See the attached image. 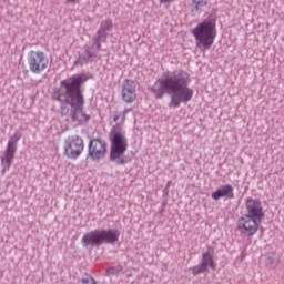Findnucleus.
<instances>
[{"instance_id": "nucleus-1", "label": "nucleus", "mask_w": 284, "mask_h": 284, "mask_svg": "<svg viewBox=\"0 0 284 284\" xmlns=\"http://www.w3.org/2000/svg\"><path fill=\"white\" fill-rule=\"evenodd\" d=\"M189 83L187 72L178 70L158 79L152 85L151 92L155 94V99H162L165 92L171 94L169 108H180L182 103H189L194 97V90L187 85Z\"/></svg>"}, {"instance_id": "nucleus-2", "label": "nucleus", "mask_w": 284, "mask_h": 284, "mask_svg": "<svg viewBox=\"0 0 284 284\" xmlns=\"http://www.w3.org/2000/svg\"><path fill=\"white\" fill-rule=\"evenodd\" d=\"M85 75L75 74L60 82V90L57 93L58 101L71 106L70 116L73 123H85L90 115L83 112L85 100L81 93V84L85 83Z\"/></svg>"}, {"instance_id": "nucleus-3", "label": "nucleus", "mask_w": 284, "mask_h": 284, "mask_svg": "<svg viewBox=\"0 0 284 284\" xmlns=\"http://www.w3.org/2000/svg\"><path fill=\"white\" fill-rule=\"evenodd\" d=\"M196 48L205 52L214 45L216 39V16H210L207 19L199 23L192 31Z\"/></svg>"}, {"instance_id": "nucleus-4", "label": "nucleus", "mask_w": 284, "mask_h": 284, "mask_svg": "<svg viewBox=\"0 0 284 284\" xmlns=\"http://www.w3.org/2000/svg\"><path fill=\"white\" fill-rule=\"evenodd\" d=\"M110 160L116 161L118 165H125L128 160L122 158L128 152V138H125V133L112 131L110 133Z\"/></svg>"}, {"instance_id": "nucleus-5", "label": "nucleus", "mask_w": 284, "mask_h": 284, "mask_svg": "<svg viewBox=\"0 0 284 284\" xmlns=\"http://www.w3.org/2000/svg\"><path fill=\"white\" fill-rule=\"evenodd\" d=\"M121 236V232L116 229L95 230L83 235L82 243L88 245H102V243H116Z\"/></svg>"}, {"instance_id": "nucleus-6", "label": "nucleus", "mask_w": 284, "mask_h": 284, "mask_svg": "<svg viewBox=\"0 0 284 284\" xmlns=\"http://www.w3.org/2000/svg\"><path fill=\"white\" fill-rule=\"evenodd\" d=\"M29 70L33 74H41L44 70H48L50 60L43 51H30L28 55Z\"/></svg>"}, {"instance_id": "nucleus-7", "label": "nucleus", "mask_w": 284, "mask_h": 284, "mask_svg": "<svg viewBox=\"0 0 284 284\" xmlns=\"http://www.w3.org/2000/svg\"><path fill=\"white\" fill-rule=\"evenodd\" d=\"M83 138L79 135H72L64 141V155L68 159H79L83 154Z\"/></svg>"}, {"instance_id": "nucleus-8", "label": "nucleus", "mask_w": 284, "mask_h": 284, "mask_svg": "<svg viewBox=\"0 0 284 284\" xmlns=\"http://www.w3.org/2000/svg\"><path fill=\"white\" fill-rule=\"evenodd\" d=\"M261 220H256L250 215H242L237 220V230L242 236H254L258 232Z\"/></svg>"}, {"instance_id": "nucleus-9", "label": "nucleus", "mask_w": 284, "mask_h": 284, "mask_svg": "<svg viewBox=\"0 0 284 284\" xmlns=\"http://www.w3.org/2000/svg\"><path fill=\"white\" fill-rule=\"evenodd\" d=\"M89 154L93 161H101L108 154V143L103 139L95 138L89 144Z\"/></svg>"}, {"instance_id": "nucleus-10", "label": "nucleus", "mask_w": 284, "mask_h": 284, "mask_svg": "<svg viewBox=\"0 0 284 284\" xmlns=\"http://www.w3.org/2000/svg\"><path fill=\"white\" fill-rule=\"evenodd\" d=\"M209 267H211L213 271L216 270L214 253L210 248L202 254L201 264L199 266H193L190 270L194 276H197V274H203V272H207Z\"/></svg>"}, {"instance_id": "nucleus-11", "label": "nucleus", "mask_w": 284, "mask_h": 284, "mask_svg": "<svg viewBox=\"0 0 284 284\" xmlns=\"http://www.w3.org/2000/svg\"><path fill=\"white\" fill-rule=\"evenodd\" d=\"M245 207L247 214L245 216H251L252 219H256L257 221H263L265 219V213L263 212V204H261L260 200L247 199L245 201Z\"/></svg>"}, {"instance_id": "nucleus-12", "label": "nucleus", "mask_w": 284, "mask_h": 284, "mask_svg": "<svg viewBox=\"0 0 284 284\" xmlns=\"http://www.w3.org/2000/svg\"><path fill=\"white\" fill-rule=\"evenodd\" d=\"M121 97L124 103H134L136 101V82L134 80L125 79L123 81Z\"/></svg>"}, {"instance_id": "nucleus-13", "label": "nucleus", "mask_w": 284, "mask_h": 284, "mask_svg": "<svg viewBox=\"0 0 284 284\" xmlns=\"http://www.w3.org/2000/svg\"><path fill=\"white\" fill-rule=\"evenodd\" d=\"M19 141V138H16V140H9L7 143V148L4 150V155L2 158V163L10 168L12 165V161H14V155L17 154V143Z\"/></svg>"}, {"instance_id": "nucleus-14", "label": "nucleus", "mask_w": 284, "mask_h": 284, "mask_svg": "<svg viewBox=\"0 0 284 284\" xmlns=\"http://www.w3.org/2000/svg\"><path fill=\"white\" fill-rule=\"evenodd\" d=\"M223 197L234 199V189L232 187V185H222L215 192L212 193L213 201H219V199Z\"/></svg>"}, {"instance_id": "nucleus-15", "label": "nucleus", "mask_w": 284, "mask_h": 284, "mask_svg": "<svg viewBox=\"0 0 284 284\" xmlns=\"http://www.w3.org/2000/svg\"><path fill=\"white\" fill-rule=\"evenodd\" d=\"M113 23L110 19L103 20L100 24V29L98 30L99 39H108V32L112 30Z\"/></svg>"}, {"instance_id": "nucleus-16", "label": "nucleus", "mask_w": 284, "mask_h": 284, "mask_svg": "<svg viewBox=\"0 0 284 284\" xmlns=\"http://www.w3.org/2000/svg\"><path fill=\"white\" fill-rule=\"evenodd\" d=\"M193 12H203L207 8V0H192Z\"/></svg>"}, {"instance_id": "nucleus-17", "label": "nucleus", "mask_w": 284, "mask_h": 284, "mask_svg": "<svg viewBox=\"0 0 284 284\" xmlns=\"http://www.w3.org/2000/svg\"><path fill=\"white\" fill-rule=\"evenodd\" d=\"M126 114H128V110L115 111L114 116H113L114 123H116L118 125H123V123H125Z\"/></svg>"}, {"instance_id": "nucleus-18", "label": "nucleus", "mask_w": 284, "mask_h": 284, "mask_svg": "<svg viewBox=\"0 0 284 284\" xmlns=\"http://www.w3.org/2000/svg\"><path fill=\"white\" fill-rule=\"evenodd\" d=\"M120 272H123V266L119 265V266H113L106 270V274L108 276H114L116 274H119Z\"/></svg>"}, {"instance_id": "nucleus-19", "label": "nucleus", "mask_w": 284, "mask_h": 284, "mask_svg": "<svg viewBox=\"0 0 284 284\" xmlns=\"http://www.w3.org/2000/svg\"><path fill=\"white\" fill-rule=\"evenodd\" d=\"M82 284H97V281L94 280V277H92L90 275H85L82 278Z\"/></svg>"}, {"instance_id": "nucleus-20", "label": "nucleus", "mask_w": 284, "mask_h": 284, "mask_svg": "<svg viewBox=\"0 0 284 284\" xmlns=\"http://www.w3.org/2000/svg\"><path fill=\"white\" fill-rule=\"evenodd\" d=\"M95 45L98 49H101V38L98 37V39L95 41Z\"/></svg>"}, {"instance_id": "nucleus-21", "label": "nucleus", "mask_w": 284, "mask_h": 284, "mask_svg": "<svg viewBox=\"0 0 284 284\" xmlns=\"http://www.w3.org/2000/svg\"><path fill=\"white\" fill-rule=\"evenodd\" d=\"M172 1H174V0H160V3H170Z\"/></svg>"}, {"instance_id": "nucleus-22", "label": "nucleus", "mask_w": 284, "mask_h": 284, "mask_svg": "<svg viewBox=\"0 0 284 284\" xmlns=\"http://www.w3.org/2000/svg\"><path fill=\"white\" fill-rule=\"evenodd\" d=\"M68 3H74V0H67Z\"/></svg>"}]
</instances>
